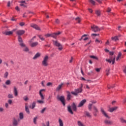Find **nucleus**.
<instances>
[{
    "label": "nucleus",
    "instance_id": "nucleus-44",
    "mask_svg": "<svg viewBox=\"0 0 126 126\" xmlns=\"http://www.w3.org/2000/svg\"><path fill=\"white\" fill-rule=\"evenodd\" d=\"M8 98H9V99L13 98V95L11 94H8Z\"/></svg>",
    "mask_w": 126,
    "mask_h": 126
},
{
    "label": "nucleus",
    "instance_id": "nucleus-55",
    "mask_svg": "<svg viewBox=\"0 0 126 126\" xmlns=\"http://www.w3.org/2000/svg\"><path fill=\"white\" fill-rule=\"evenodd\" d=\"M4 111V109L2 107H0V113H1Z\"/></svg>",
    "mask_w": 126,
    "mask_h": 126
},
{
    "label": "nucleus",
    "instance_id": "nucleus-64",
    "mask_svg": "<svg viewBox=\"0 0 126 126\" xmlns=\"http://www.w3.org/2000/svg\"><path fill=\"white\" fill-rule=\"evenodd\" d=\"M5 107L7 109V108H8V103H6L5 104Z\"/></svg>",
    "mask_w": 126,
    "mask_h": 126
},
{
    "label": "nucleus",
    "instance_id": "nucleus-46",
    "mask_svg": "<svg viewBox=\"0 0 126 126\" xmlns=\"http://www.w3.org/2000/svg\"><path fill=\"white\" fill-rule=\"evenodd\" d=\"M36 38V36H33L30 41V43H32V42H33V40H34V39H35Z\"/></svg>",
    "mask_w": 126,
    "mask_h": 126
},
{
    "label": "nucleus",
    "instance_id": "nucleus-36",
    "mask_svg": "<svg viewBox=\"0 0 126 126\" xmlns=\"http://www.w3.org/2000/svg\"><path fill=\"white\" fill-rule=\"evenodd\" d=\"M112 40H113V41H118V40H119V38H118V36H115V37H112L111 38Z\"/></svg>",
    "mask_w": 126,
    "mask_h": 126
},
{
    "label": "nucleus",
    "instance_id": "nucleus-4",
    "mask_svg": "<svg viewBox=\"0 0 126 126\" xmlns=\"http://www.w3.org/2000/svg\"><path fill=\"white\" fill-rule=\"evenodd\" d=\"M43 91H45V89H41L39 91V94L41 100H38L37 101V102L38 104H44V103H45V102L44 101V99H45V97H44V95H43V94H42V92H43Z\"/></svg>",
    "mask_w": 126,
    "mask_h": 126
},
{
    "label": "nucleus",
    "instance_id": "nucleus-26",
    "mask_svg": "<svg viewBox=\"0 0 126 126\" xmlns=\"http://www.w3.org/2000/svg\"><path fill=\"white\" fill-rule=\"evenodd\" d=\"M58 122L59 123V126H63V122L61 118L59 119Z\"/></svg>",
    "mask_w": 126,
    "mask_h": 126
},
{
    "label": "nucleus",
    "instance_id": "nucleus-9",
    "mask_svg": "<svg viewBox=\"0 0 126 126\" xmlns=\"http://www.w3.org/2000/svg\"><path fill=\"white\" fill-rule=\"evenodd\" d=\"M2 34L3 35H6V36H9V35H12L13 34V31H8L7 30H6L5 31L2 32Z\"/></svg>",
    "mask_w": 126,
    "mask_h": 126
},
{
    "label": "nucleus",
    "instance_id": "nucleus-11",
    "mask_svg": "<svg viewBox=\"0 0 126 126\" xmlns=\"http://www.w3.org/2000/svg\"><path fill=\"white\" fill-rule=\"evenodd\" d=\"M116 58L114 57L113 59L111 58L110 59H106V61L108 62V63H112V64H114L115 63V60Z\"/></svg>",
    "mask_w": 126,
    "mask_h": 126
},
{
    "label": "nucleus",
    "instance_id": "nucleus-60",
    "mask_svg": "<svg viewBox=\"0 0 126 126\" xmlns=\"http://www.w3.org/2000/svg\"><path fill=\"white\" fill-rule=\"evenodd\" d=\"M112 10L111 9V8H108V9H107V12H111V11Z\"/></svg>",
    "mask_w": 126,
    "mask_h": 126
},
{
    "label": "nucleus",
    "instance_id": "nucleus-43",
    "mask_svg": "<svg viewBox=\"0 0 126 126\" xmlns=\"http://www.w3.org/2000/svg\"><path fill=\"white\" fill-rule=\"evenodd\" d=\"M3 64H4V65H6L7 67H9V64H8V63L7 62H4Z\"/></svg>",
    "mask_w": 126,
    "mask_h": 126
},
{
    "label": "nucleus",
    "instance_id": "nucleus-31",
    "mask_svg": "<svg viewBox=\"0 0 126 126\" xmlns=\"http://www.w3.org/2000/svg\"><path fill=\"white\" fill-rule=\"evenodd\" d=\"M121 123H122V124H126V120L124 119L123 118H121L120 119Z\"/></svg>",
    "mask_w": 126,
    "mask_h": 126
},
{
    "label": "nucleus",
    "instance_id": "nucleus-20",
    "mask_svg": "<svg viewBox=\"0 0 126 126\" xmlns=\"http://www.w3.org/2000/svg\"><path fill=\"white\" fill-rule=\"evenodd\" d=\"M87 35L86 34H84L81 38L79 39L80 41H81L82 40H84V41H86V40H88V37H86Z\"/></svg>",
    "mask_w": 126,
    "mask_h": 126
},
{
    "label": "nucleus",
    "instance_id": "nucleus-63",
    "mask_svg": "<svg viewBox=\"0 0 126 126\" xmlns=\"http://www.w3.org/2000/svg\"><path fill=\"white\" fill-rule=\"evenodd\" d=\"M99 34H95V33H93L92 34V36H99Z\"/></svg>",
    "mask_w": 126,
    "mask_h": 126
},
{
    "label": "nucleus",
    "instance_id": "nucleus-32",
    "mask_svg": "<svg viewBox=\"0 0 126 126\" xmlns=\"http://www.w3.org/2000/svg\"><path fill=\"white\" fill-rule=\"evenodd\" d=\"M35 107H36V102L34 101L32 103L31 109H32L33 110V109H34V108H35Z\"/></svg>",
    "mask_w": 126,
    "mask_h": 126
},
{
    "label": "nucleus",
    "instance_id": "nucleus-25",
    "mask_svg": "<svg viewBox=\"0 0 126 126\" xmlns=\"http://www.w3.org/2000/svg\"><path fill=\"white\" fill-rule=\"evenodd\" d=\"M41 56V54L39 53H36L34 56L33 57V60H36L37 58H39Z\"/></svg>",
    "mask_w": 126,
    "mask_h": 126
},
{
    "label": "nucleus",
    "instance_id": "nucleus-29",
    "mask_svg": "<svg viewBox=\"0 0 126 126\" xmlns=\"http://www.w3.org/2000/svg\"><path fill=\"white\" fill-rule=\"evenodd\" d=\"M75 20L78 23H80V22L81 21V18L78 17L75 18Z\"/></svg>",
    "mask_w": 126,
    "mask_h": 126
},
{
    "label": "nucleus",
    "instance_id": "nucleus-12",
    "mask_svg": "<svg viewBox=\"0 0 126 126\" xmlns=\"http://www.w3.org/2000/svg\"><path fill=\"white\" fill-rule=\"evenodd\" d=\"M24 33H25V31L24 30H18L16 32V34L19 36H22Z\"/></svg>",
    "mask_w": 126,
    "mask_h": 126
},
{
    "label": "nucleus",
    "instance_id": "nucleus-38",
    "mask_svg": "<svg viewBox=\"0 0 126 126\" xmlns=\"http://www.w3.org/2000/svg\"><path fill=\"white\" fill-rule=\"evenodd\" d=\"M7 76H8V72L6 71L4 74V78H7Z\"/></svg>",
    "mask_w": 126,
    "mask_h": 126
},
{
    "label": "nucleus",
    "instance_id": "nucleus-28",
    "mask_svg": "<svg viewBox=\"0 0 126 126\" xmlns=\"http://www.w3.org/2000/svg\"><path fill=\"white\" fill-rule=\"evenodd\" d=\"M77 125L78 126H85V125L80 121H77Z\"/></svg>",
    "mask_w": 126,
    "mask_h": 126
},
{
    "label": "nucleus",
    "instance_id": "nucleus-19",
    "mask_svg": "<svg viewBox=\"0 0 126 126\" xmlns=\"http://www.w3.org/2000/svg\"><path fill=\"white\" fill-rule=\"evenodd\" d=\"M25 111L27 114H30V111H29V108H28V103H26L25 104Z\"/></svg>",
    "mask_w": 126,
    "mask_h": 126
},
{
    "label": "nucleus",
    "instance_id": "nucleus-41",
    "mask_svg": "<svg viewBox=\"0 0 126 126\" xmlns=\"http://www.w3.org/2000/svg\"><path fill=\"white\" fill-rule=\"evenodd\" d=\"M46 108H43L40 111L41 114H44V113H45V111H46Z\"/></svg>",
    "mask_w": 126,
    "mask_h": 126
},
{
    "label": "nucleus",
    "instance_id": "nucleus-2",
    "mask_svg": "<svg viewBox=\"0 0 126 126\" xmlns=\"http://www.w3.org/2000/svg\"><path fill=\"white\" fill-rule=\"evenodd\" d=\"M19 119L17 120V119L14 118L12 121V125L13 126H18L19 124V122H20V120H23L24 119V114L23 112H20L19 114Z\"/></svg>",
    "mask_w": 126,
    "mask_h": 126
},
{
    "label": "nucleus",
    "instance_id": "nucleus-59",
    "mask_svg": "<svg viewBox=\"0 0 126 126\" xmlns=\"http://www.w3.org/2000/svg\"><path fill=\"white\" fill-rule=\"evenodd\" d=\"M15 9H16V10H17V11H19V10H20V9H19V7H18V6H17L15 7Z\"/></svg>",
    "mask_w": 126,
    "mask_h": 126
},
{
    "label": "nucleus",
    "instance_id": "nucleus-62",
    "mask_svg": "<svg viewBox=\"0 0 126 126\" xmlns=\"http://www.w3.org/2000/svg\"><path fill=\"white\" fill-rule=\"evenodd\" d=\"M46 126H50V122L49 121L46 122Z\"/></svg>",
    "mask_w": 126,
    "mask_h": 126
},
{
    "label": "nucleus",
    "instance_id": "nucleus-50",
    "mask_svg": "<svg viewBox=\"0 0 126 126\" xmlns=\"http://www.w3.org/2000/svg\"><path fill=\"white\" fill-rule=\"evenodd\" d=\"M8 104H9L10 105H11V104H12V100L11 99H9L8 100Z\"/></svg>",
    "mask_w": 126,
    "mask_h": 126
},
{
    "label": "nucleus",
    "instance_id": "nucleus-21",
    "mask_svg": "<svg viewBox=\"0 0 126 126\" xmlns=\"http://www.w3.org/2000/svg\"><path fill=\"white\" fill-rule=\"evenodd\" d=\"M117 109H118V106H115L113 108H110L109 109V112H110V113H113L114 111H116V110H117Z\"/></svg>",
    "mask_w": 126,
    "mask_h": 126
},
{
    "label": "nucleus",
    "instance_id": "nucleus-56",
    "mask_svg": "<svg viewBox=\"0 0 126 126\" xmlns=\"http://www.w3.org/2000/svg\"><path fill=\"white\" fill-rule=\"evenodd\" d=\"M10 63H11V65H14V62H13V61H12V60L10 61Z\"/></svg>",
    "mask_w": 126,
    "mask_h": 126
},
{
    "label": "nucleus",
    "instance_id": "nucleus-10",
    "mask_svg": "<svg viewBox=\"0 0 126 126\" xmlns=\"http://www.w3.org/2000/svg\"><path fill=\"white\" fill-rule=\"evenodd\" d=\"M86 103V99H83L81 100L80 103H79L77 107L80 108L81 107H83V106Z\"/></svg>",
    "mask_w": 126,
    "mask_h": 126
},
{
    "label": "nucleus",
    "instance_id": "nucleus-58",
    "mask_svg": "<svg viewBox=\"0 0 126 126\" xmlns=\"http://www.w3.org/2000/svg\"><path fill=\"white\" fill-rule=\"evenodd\" d=\"M45 37H51L52 36V34H45Z\"/></svg>",
    "mask_w": 126,
    "mask_h": 126
},
{
    "label": "nucleus",
    "instance_id": "nucleus-23",
    "mask_svg": "<svg viewBox=\"0 0 126 126\" xmlns=\"http://www.w3.org/2000/svg\"><path fill=\"white\" fill-rule=\"evenodd\" d=\"M36 46H38V42H32L31 44V47L32 48L36 47Z\"/></svg>",
    "mask_w": 126,
    "mask_h": 126
},
{
    "label": "nucleus",
    "instance_id": "nucleus-61",
    "mask_svg": "<svg viewBox=\"0 0 126 126\" xmlns=\"http://www.w3.org/2000/svg\"><path fill=\"white\" fill-rule=\"evenodd\" d=\"M114 87H115V85L114 86H110V87H108V89H111V88H114Z\"/></svg>",
    "mask_w": 126,
    "mask_h": 126
},
{
    "label": "nucleus",
    "instance_id": "nucleus-27",
    "mask_svg": "<svg viewBox=\"0 0 126 126\" xmlns=\"http://www.w3.org/2000/svg\"><path fill=\"white\" fill-rule=\"evenodd\" d=\"M121 58H122V52H119L117 57L116 58V61L120 60Z\"/></svg>",
    "mask_w": 126,
    "mask_h": 126
},
{
    "label": "nucleus",
    "instance_id": "nucleus-22",
    "mask_svg": "<svg viewBox=\"0 0 126 126\" xmlns=\"http://www.w3.org/2000/svg\"><path fill=\"white\" fill-rule=\"evenodd\" d=\"M85 114L88 118H92V115L88 111H85Z\"/></svg>",
    "mask_w": 126,
    "mask_h": 126
},
{
    "label": "nucleus",
    "instance_id": "nucleus-15",
    "mask_svg": "<svg viewBox=\"0 0 126 126\" xmlns=\"http://www.w3.org/2000/svg\"><path fill=\"white\" fill-rule=\"evenodd\" d=\"M63 83H61V84L59 85L56 88V91L59 92L62 90L63 88Z\"/></svg>",
    "mask_w": 126,
    "mask_h": 126
},
{
    "label": "nucleus",
    "instance_id": "nucleus-30",
    "mask_svg": "<svg viewBox=\"0 0 126 126\" xmlns=\"http://www.w3.org/2000/svg\"><path fill=\"white\" fill-rule=\"evenodd\" d=\"M75 92H76L77 94H78V93H81V92H82V91L80 90V88H79L78 89H75Z\"/></svg>",
    "mask_w": 126,
    "mask_h": 126
},
{
    "label": "nucleus",
    "instance_id": "nucleus-39",
    "mask_svg": "<svg viewBox=\"0 0 126 126\" xmlns=\"http://www.w3.org/2000/svg\"><path fill=\"white\" fill-rule=\"evenodd\" d=\"M88 109L89 111H91L92 110V104H89L88 105Z\"/></svg>",
    "mask_w": 126,
    "mask_h": 126
},
{
    "label": "nucleus",
    "instance_id": "nucleus-42",
    "mask_svg": "<svg viewBox=\"0 0 126 126\" xmlns=\"http://www.w3.org/2000/svg\"><path fill=\"white\" fill-rule=\"evenodd\" d=\"M94 113H98V109H97V107L95 106H94Z\"/></svg>",
    "mask_w": 126,
    "mask_h": 126
},
{
    "label": "nucleus",
    "instance_id": "nucleus-49",
    "mask_svg": "<svg viewBox=\"0 0 126 126\" xmlns=\"http://www.w3.org/2000/svg\"><path fill=\"white\" fill-rule=\"evenodd\" d=\"M95 43H101V44H102V41L99 40V39H96V40H95Z\"/></svg>",
    "mask_w": 126,
    "mask_h": 126
},
{
    "label": "nucleus",
    "instance_id": "nucleus-37",
    "mask_svg": "<svg viewBox=\"0 0 126 126\" xmlns=\"http://www.w3.org/2000/svg\"><path fill=\"white\" fill-rule=\"evenodd\" d=\"M89 2H90V3H91L92 4H93V5H95V1H94V0H89Z\"/></svg>",
    "mask_w": 126,
    "mask_h": 126
},
{
    "label": "nucleus",
    "instance_id": "nucleus-51",
    "mask_svg": "<svg viewBox=\"0 0 126 126\" xmlns=\"http://www.w3.org/2000/svg\"><path fill=\"white\" fill-rule=\"evenodd\" d=\"M19 25L21 26H24V25H25V23L24 22H21L19 24Z\"/></svg>",
    "mask_w": 126,
    "mask_h": 126
},
{
    "label": "nucleus",
    "instance_id": "nucleus-47",
    "mask_svg": "<svg viewBox=\"0 0 126 126\" xmlns=\"http://www.w3.org/2000/svg\"><path fill=\"white\" fill-rule=\"evenodd\" d=\"M71 94L74 95L75 96H77V93L76 92H71Z\"/></svg>",
    "mask_w": 126,
    "mask_h": 126
},
{
    "label": "nucleus",
    "instance_id": "nucleus-7",
    "mask_svg": "<svg viewBox=\"0 0 126 126\" xmlns=\"http://www.w3.org/2000/svg\"><path fill=\"white\" fill-rule=\"evenodd\" d=\"M91 29L93 32H99L100 31V29L95 25L91 26Z\"/></svg>",
    "mask_w": 126,
    "mask_h": 126
},
{
    "label": "nucleus",
    "instance_id": "nucleus-17",
    "mask_svg": "<svg viewBox=\"0 0 126 126\" xmlns=\"http://www.w3.org/2000/svg\"><path fill=\"white\" fill-rule=\"evenodd\" d=\"M60 34H61L60 32H58L52 33L51 34V37H52L53 38H57V36L60 35Z\"/></svg>",
    "mask_w": 126,
    "mask_h": 126
},
{
    "label": "nucleus",
    "instance_id": "nucleus-1",
    "mask_svg": "<svg viewBox=\"0 0 126 126\" xmlns=\"http://www.w3.org/2000/svg\"><path fill=\"white\" fill-rule=\"evenodd\" d=\"M18 41L19 42V45L22 48H23V50L24 51V52H26V53L29 52V48H28V47H27L26 45L24 44L22 38H21V37H20V36H18Z\"/></svg>",
    "mask_w": 126,
    "mask_h": 126
},
{
    "label": "nucleus",
    "instance_id": "nucleus-18",
    "mask_svg": "<svg viewBox=\"0 0 126 126\" xmlns=\"http://www.w3.org/2000/svg\"><path fill=\"white\" fill-rule=\"evenodd\" d=\"M14 94L15 97L18 96V92L17 91V89L15 87H14Z\"/></svg>",
    "mask_w": 126,
    "mask_h": 126
},
{
    "label": "nucleus",
    "instance_id": "nucleus-57",
    "mask_svg": "<svg viewBox=\"0 0 126 126\" xmlns=\"http://www.w3.org/2000/svg\"><path fill=\"white\" fill-rule=\"evenodd\" d=\"M53 84L51 82H48L47 84V86H51V85H52Z\"/></svg>",
    "mask_w": 126,
    "mask_h": 126
},
{
    "label": "nucleus",
    "instance_id": "nucleus-13",
    "mask_svg": "<svg viewBox=\"0 0 126 126\" xmlns=\"http://www.w3.org/2000/svg\"><path fill=\"white\" fill-rule=\"evenodd\" d=\"M101 112L102 115H103V116H104V117H105V118H107V119H110V117L109 116H108V114H107V113H106V112H105L104 109L102 108H101Z\"/></svg>",
    "mask_w": 126,
    "mask_h": 126
},
{
    "label": "nucleus",
    "instance_id": "nucleus-16",
    "mask_svg": "<svg viewBox=\"0 0 126 126\" xmlns=\"http://www.w3.org/2000/svg\"><path fill=\"white\" fill-rule=\"evenodd\" d=\"M31 27H32V28H34L36 30H40V28L39 26H37L36 24H32L31 25Z\"/></svg>",
    "mask_w": 126,
    "mask_h": 126
},
{
    "label": "nucleus",
    "instance_id": "nucleus-35",
    "mask_svg": "<svg viewBox=\"0 0 126 126\" xmlns=\"http://www.w3.org/2000/svg\"><path fill=\"white\" fill-rule=\"evenodd\" d=\"M38 37L39 38V39H40V40H41V41H45V38H44V37H43V36H42V35H38Z\"/></svg>",
    "mask_w": 126,
    "mask_h": 126
},
{
    "label": "nucleus",
    "instance_id": "nucleus-24",
    "mask_svg": "<svg viewBox=\"0 0 126 126\" xmlns=\"http://www.w3.org/2000/svg\"><path fill=\"white\" fill-rule=\"evenodd\" d=\"M70 99H71V94L69 92H67V100L69 101Z\"/></svg>",
    "mask_w": 126,
    "mask_h": 126
},
{
    "label": "nucleus",
    "instance_id": "nucleus-40",
    "mask_svg": "<svg viewBox=\"0 0 126 126\" xmlns=\"http://www.w3.org/2000/svg\"><path fill=\"white\" fill-rule=\"evenodd\" d=\"M95 13H96V14L97 15V16H100V11H99V10H96V11H95Z\"/></svg>",
    "mask_w": 126,
    "mask_h": 126
},
{
    "label": "nucleus",
    "instance_id": "nucleus-33",
    "mask_svg": "<svg viewBox=\"0 0 126 126\" xmlns=\"http://www.w3.org/2000/svg\"><path fill=\"white\" fill-rule=\"evenodd\" d=\"M90 58H91V59H93L94 60H96V61H98V57L95 56H90Z\"/></svg>",
    "mask_w": 126,
    "mask_h": 126
},
{
    "label": "nucleus",
    "instance_id": "nucleus-8",
    "mask_svg": "<svg viewBox=\"0 0 126 126\" xmlns=\"http://www.w3.org/2000/svg\"><path fill=\"white\" fill-rule=\"evenodd\" d=\"M57 99L58 100H60V101H61V102L62 103V104L63 106H65V100H64V96H58L57 97Z\"/></svg>",
    "mask_w": 126,
    "mask_h": 126
},
{
    "label": "nucleus",
    "instance_id": "nucleus-6",
    "mask_svg": "<svg viewBox=\"0 0 126 126\" xmlns=\"http://www.w3.org/2000/svg\"><path fill=\"white\" fill-rule=\"evenodd\" d=\"M53 44L55 46H56V47H59L58 50H59V51H62V50H63V45H62L61 43H59L58 41L53 40Z\"/></svg>",
    "mask_w": 126,
    "mask_h": 126
},
{
    "label": "nucleus",
    "instance_id": "nucleus-34",
    "mask_svg": "<svg viewBox=\"0 0 126 126\" xmlns=\"http://www.w3.org/2000/svg\"><path fill=\"white\" fill-rule=\"evenodd\" d=\"M37 119H38V117H35L33 119V124H34V125H37Z\"/></svg>",
    "mask_w": 126,
    "mask_h": 126
},
{
    "label": "nucleus",
    "instance_id": "nucleus-54",
    "mask_svg": "<svg viewBox=\"0 0 126 126\" xmlns=\"http://www.w3.org/2000/svg\"><path fill=\"white\" fill-rule=\"evenodd\" d=\"M55 23L56 24H60V20L59 19H56L55 21Z\"/></svg>",
    "mask_w": 126,
    "mask_h": 126
},
{
    "label": "nucleus",
    "instance_id": "nucleus-14",
    "mask_svg": "<svg viewBox=\"0 0 126 126\" xmlns=\"http://www.w3.org/2000/svg\"><path fill=\"white\" fill-rule=\"evenodd\" d=\"M104 124H105V125H107V126H112V125H113V122L107 119H105L104 120Z\"/></svg>",
    "mask_w": 126,
    "mask_h": 126
},
{
    "label": "nucleus",
    "instance_id": "nucleus-48",
    "mask_svg": "<svg viewBox=\"0 0 126 126\" xmlns=\"http://www.w3.org/2000/svg\"><path fill=\"white\" fill-rule=\"evenodd\" d=\"M23 99L25 101H28L29 99H28V97H27V96H25L23 97Z\"/></svg>",
    "mask_w": 126,
    "mask_h": 126
},
{
    "label": "nucleus",
    "instance_id": "nucleus-3",
    "mask_svg": "<svg viewBox=\"0 0 126 126\" xmlns=\"http://www.w3.org/2000/svg\"><path fill=\"white\" fill-rule=\"evenodd\" d=\"M71 108L72 109H71ZM74 111L75 112H76L77 110V108L76 107V105H75V103H73L71 105H69L67 106V111L71 114V115H73V112L72 111Z\"/></svg>",
    "mask_w": 126,
    "mask_h": 126
},
{
    "label": "nucleus",
    "instance_id": "nucleus-45",
    "mask_svg": "<svg viewBox=\"0 0 126 126\" xmlns=\"http://www.w3.org/2000/svg\"><path fill=\"white\" fill-rule=\"evenodd\" d=\"M5 84L6 85H9V84H10V80H7L5 82Z\"/></svg>",
    "mask_w": 126,
    "mask_h": 126
},
{
    "label": "nucleus",
    "instance_id": "nucleus-53",
    "mask_svg": "<svg viewBox=\"0 0 126 126\" xmlns=\"http://www.w3.org/2000/svg\"><path fill=\"white\" fill-rule=\"evenodd\" d=\"M106 75H109V72H110V69H107L106 70Z\"/></svg>",
    "mask_w": 126,
    "mask_h": 126
},
{
    "label": "nucleus",
    "instance_id": "nucleus-52",
    "mask_svg": "<svg viewBox=\"0 0 126 126\" xmlns=\"http://www.w3.org/2000/svg\"><path fill=\"white\" fill-rule=\"evenodd\" d=\"M95 70L97 72H100V70H101V68H95Z\"/></svg>",
    "mask_w": 126,
    "mask_h": 126
},
{
    "label": "nucleus",
    "instance_id": "nucleus-5",
    "mask_svg": "<svg viewBox=\"0 0 126 126\" xmlns=\"http://www.w3.org/2000/svg\"><path fill=\"white\" fill-rule=\"evenodd\" d=\"M49 61V56H48V55L45 56L44 58H43V60L42 61V65H43V66H48V65H49V64L48 63V61Z\"/></svg>",
    "mask_w": 126,
    "mask_h": 126
}]
</instances>
